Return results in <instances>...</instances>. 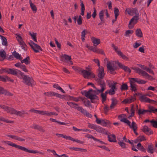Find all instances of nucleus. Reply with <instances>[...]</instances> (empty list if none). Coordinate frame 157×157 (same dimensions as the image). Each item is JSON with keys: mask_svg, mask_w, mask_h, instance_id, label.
Listing matches in <instances>:
<instances>
[{"mask_svg": "<svg viewBox=\"0 0 157 157\" xmlns=\"http://www.w3.org/2000/svg\"><path fill=\"white\" fill-rule=\"evenodd\" d=\"M129 82L130 84L131 90L132 91H136L137 90L136 85L135 83H133V82L132 81H129Z\"/></svg>", "mask_w": 157, "mask_h": 157, "instance_id": "obj_29", "label": "nucleus"}, {"mask_svg": "<svg viewBox=\"0 0 157 157\" xmlns=\"http://www.w3.org/2000/svg\"><path fill=\"white\" fill-rule=\"evenodd\" d=\"M0 107L5 110L7 112L9 113L10 112L9 107L5 105H0Z\"/></svg>", "mask_w": 157, "mask_h": 157, "instance_id": "obj_46", "label": "nucleus"}, {"mask_svg": "<svg viewBox=\"0 0 157 157\" xmlns=\"http://www.w3.org/2000/svg\"><path fill=\"white\" fill-rule=\"evenodd\" d=\"M114 13L115 17H116V18H117L118 16L119 15V10L117 8H114Z\"/></svg>", "mask_w": 157, "mask_h": 157, "instance_id": "obj_47", "label": "nucleus"}, {"mask_svg": "<svg viewBox=\"0 0 157 157\" xmlns=\"http://www.w3.org/2000/svg\"><path fill=\"white\" fill-rule=\"evenodd\" d=\"M81 12L80 14L82 15L83 16L84 15V11L85 10V6H84V5L83 3L82 2H81Z\"/></svg>", "mask_w": 157, "mask_h": 157, "instance_id": "obj_45", "label": "nucleus"}, {"mask_svg": "<svg viewBox=\"0 0 157 157\" xmlns=\"http://www.w3.org/2000/svg\"><path fill=\"white\" fill-rule=\"evenodd\" d=\"M94 130L99 133L108 135V131L99 126H98L96 125Z\"/></svg>", "mask_w": 157, "mask_h": 157, "instance_id": "obj_10", "label": "nucleus"}, {"mask_svg": "<svg viewBox=\"0 0 157 157\" xmlns=\"http://www.w3.org/2000/svg\"><path fill=\"white\" fill-rule=\"evenodd\" d=\"M110 124V122L109 120L102 119V121L101 124L103 126H106L107 125H109Z\"/></svg>", "mask_w": 157, "mask_h": 157, "instance_id": "obj_26", "label": "nucleus"}, {"mask_svg": "<svg viewBox=\"0 0 157 157\" xmlns=\"http://www.w3.org/2000/svg\"><path fill=\"white\" fill-rule=\"evenodd\" d=\"M12 55L15 58L17 59L21 60L22 59V58L21 57V55L17 52L15 51L12 53Z\"/></svg>", "mask_w": 157, "mask_h": 157, "instance_id": "obj_22", "label": "nucleus"}, {"mask_svg": "<svg viewBox=\"0 0 157 157\" xmlns=\"http://www.w3.org/2000/svg\"><path fill=\"white\" fill-rule=\"evenodd\" d=\"M83 103L86 106L88 107L90 105V101L89 100L86 101H84Z\"/></svg>", "mask_w": 157, "mask_h": 157, "instance_id": "obj_62", "label": "nucleus"}, {"mask_svg": "<svg viewBox=\"0 0 157 157\" xmlns=\"http://www.w3.org/2000/svg\"><path fill=\"white\" fill-rule=\"evenodd\" d=\"M130 122L129 121H127L126 124L129 126V127L132 129L133 130L136 129H137V124L134 121H132V124H130Z\"/></svg>", "mask_w": 157, "mask_h": 157, "instance_id": "obj_12", "label": "nucleus"}, {"mask_svg": "<svg viewBox=\"0 0 157 157\" xmlns=\"http://www.w3.org/2000/svg\"><path fill=\"white\" fill-rule=\"evenodd\" d=\"M67 97L69 99L71 100L72 99L74 101L76 102L79 101L80 99L79 98H75L72 96H68Z\"/></svg>", "mask_w": 157, "mask_h": 157, "instance_id": "obj_48", "label": "nucleus"}, {"mask_svg": "<svg viewBox=\"0 0 157 157\" xmlns=\"http://www.w3.org/2000/svg\"><path fill=\"white\" fill-rule=\"evenodd\" d=\"M29 44L31 46V48L36 53L39 52V51H38V50H36L35 48L33 45H34V44H35V43L33 42L32 40H30V42L29 43Z\"/></svg>", "mask_w": 157, "mask_h": 157, "instance_id": "obj_32", "label": "nucleus"}, {"mask_svg": "<svg viewBox=\"0 0 157 157\" xmlns=\"http://www.w3.org/2000/svg\"><path fill=\"white\" fill-rule=\"evenodd\" d=\"M143 76H146V78L149 80H153L154 79L153 77L148 74L146 71L144 72V73L143 75Z\"/></svg>", "mask_w": 157, "mask_h": 157, "instance_id": "obj_38", "label": "nucleus"}, {"mask_svg": "<svg viewBox=\"0 0 157 157\" xmlns=\"http://www.w3.org/2000/svg\"><path fill=\"white\" fill-rule=\"evenodd\" d=\"M107 68L108 70L111 73L115 70L114 68L111 65L110 63H109L107 64Z\"/></svg>", "mask_w": 157, "mask_h": 157, "instance_id": "obj_35", "label": "nucleus"}, {"mask_svg": "<svg viewBox=\"0 0 157 157\" xmlns=\"http://www.w3.org/2000/svg\"><path fill=\"white\" fill-rule=\"evenodd\" d=\"M6 53L4 50H0V61H3L6 58Z\"/></svg>", "mask_w": 157, "mask_h": 157, "instance_id": "obj_15", "label": "nucleus"}, {"mask_svg": "<svg viewBox=\"0 0 157 157\" xmlns=\"http://www.w3.org/2000/svg\"><path fill=\"white\" fill-rule=\"evenodd\" d=\"M149 109L147 110L148 112L155 113V108L153 106H150L148 107Z\"/></svg>", "mask_w": 157, "mask_h": 157, "instance_id": "obj_53", "label": "nucleus"}, {"mask_svg": "<svg viewBox=\"0 0 157 157\" xmlns=\"http://www.w3.org/2000/svg\"><path fill=\"white\" fill-rule=\"evenodd\" d=\"M147 150L148 152L152 154L154 152V145L152 144L148 145Z\"/></svg>", "mask_w": 157, "mask_h": 157, "instance_id": "obj_21", "label": "nucleus"}, {"mask_svg": "<svg viewBox=\"0 0 157 157\" xmlns=\"http://www.w3.org/2000/svg\"><path fill=\"white\" fill-rule=\"evenodd\" d=\"M126 116L124 114L120 115L118 116V118L121 122H124L126 124L127 121H129L125 117Z\"/></svg>", "mask_w": 157, "mask_h": 157, "instance_id": "obj_16", "label": "nucleus"}, {"mask_svg": "<svg viewBox=\"0 0 157 157\" xmlns=\"http://www.w3.org/2000/svg\"><path fill=\"white\" fill-rule=\"evenodd\" d=\"M117 63L119 67L125 71L128 72L129 73L131 72V70L128 67L124 66V64H122L119 61H117Z\"/></svg>", "mask_w": 157, "mask_h": 157, "instance_id": "obj_9", "label": "nucleus"}, {"mask_svg": "<svg viewBox=\"0 0 157 157\" xmlns=\"http://www.w3.org/2000/svg\"><path fill=\"white\" fill-rule=\"evenodd\" d=\"M146 95L150 96V95L148 94L143 95L140 96L139 99L141 102H148L150 103H152L153 102H156L155 101L150 99V98L146 97Z\"/></svg>", "mask_w": 157, "mask_h": 157, "instance_id": "obj_7", "label": "nucleus"}, {"mask_svg": "<svg viewBox=\"0 0 157 157\" xmlns=\"http://www.w3.org/2000/svg\"><path fill=\"white\" fill-rule=\"evenodd\" d=\"M91 39L92 42L94 44V45L95 46H97L100 43V41L99 39H97L94 37H92Z\"/></svg>", "mask_w": 157, "mask_h": 157, "instance_id": "obj_18", "label": "nucleus"}, {"mask_svg": "<svg viewBox=\"0 0 157 157\" xmlns=\"http://www.w3.org/2000/svg\"><path fill=\"white\" fill-rule=\"evenodd\" d=\"M92 51L94 52L101 54H104V52L102 50L98 49L96 47H94Z\"/></svg>", "mask_w": 157, "mask_h": 157, "instance_id": "obj_23", "label": "nucleus"}, {"mask_svg": "<svg viewBox=\"0 0 157 157\" xmlns=\"http://www.w3.org/2000/svg\"><path fill=\"white\" fill-rule=\"evenodd\" d=\"M10 93L8 91L4 89L3 87L0 86V94H4L5 95H9Z\"/></svg>", "mask_w": 157, "mask_h": 157, "instance_id": "obj_20", "label": "nucleus"}, {"mask_svg": "<svg viewBox=\"0 0 157 157\" xmlns=\"http://www.w3.org/2000/svg\"><path fill=\"white\" fill-rule=\"evenodd\" d=\"M29 34L32 37V39L35 42H37L36 35L37 33L33 32L32 33L29 32Z\"/></svg>", "mask_w": 157, "mask_h": 157, "instance_id": "obj_34", "label": "nucleus"}, {"mask_svg": "<svg viewBox=\"0 0 157 157\" xmlns=\"http://www.w3.org/2000/svg\"><path fill=\"white\" fill-rule=\"evenodd\" d=\"M142 131L146 134L147 135H150L153 134V131L151 130V129L148 128L146 126H144L143 128L142 129Z\"/></svg>", "mask_w": 157, "mask_h": 157, "instance_id": "obj_11", "label": "nucleus"}, {"mask_svg": "<svg viewBox=\"0 0 157 157\" xmlns=\"http://www.w3.org/2000/svg\"><path fill=\"white\" fill-rule=\"evenodd\" d=\"M23 71L27 72H28V70L26 68V66L25 65H22L20 68Z\"/></svg>", "mask_w": 157, "mask_h": 157, "instance_id": "obj_58", "label": "nucleus"}, {"mask_svg": "<svg viewBox=\"0 0 157 157\" xmlns=\"http://www.w3.org/2000/svg\"><path fill=\"white\" fill-rule=\"evenodd\" d=\"M145 69V70H146V71H147V72L150 73L152 74L153 75H154V73L153 71L151 70V69L147 67H146Z\"/></svg>", "mask_w": 157, "mask_h": 157, "instance_id": "obj_61", "label": "nucleus"}, {"mask_svg": "<svg viewBox=\"0 0 157 157\" xmlns=\"http://www.w3.org/2000/svg\"><path fill=\"white\" fill-rule=\"evenodd\" d=\"M2 40V44L5 46L8 45L7 39L6 37L1 35H0Z\"/></svg>", "mask_w": 157, "mask_h": 157, "instance_id": "obj_24", "label": "nucleus"}, {"mask_svg": "<svg viewBox=\"0 0 157 157\" xmlns=\"http://www.w3.org/2000/svg\"><path fill=\"white\" fill-rule=\"evenodd\" d=\"M29 3L31 9L33 11H34L35 13L36 12L37 9L35 5H34L33 3L31 0H29Z\"/></svg>", "mask_w": 157, "mask_h": 157, "instance_id": "obj_25", "label": "nucleus"}, {"mask_svg": "<svg viewBox=\"0 0 157 157\" xmlns=\"http://www.w3.org/2000/svg\"><path fill=\"white\" fill-rule=\"evenodd\" d=\"M112 103L110 106V108L111 109H113L114 107L118 103L117 100L115 98H113L111 99Z\"/></svg>", "mask_w": 157, "mask_h": 157, "instance_id": "obj_19", "label": "nucleus"}, {"mask_svg": "<svg viewBox=\"0 0 157 157\" xmlns=\"http://www.w3.org/2000/svg\"><path fill=\"white\" fill-rule=\"evenodd\" d=\"M56 93L52 91L45 92L44 93V94L48 97H52L55 96Z\"/></svg>", "mask_w": 157, "mask_h": 157, "instance_id": "obj_39", "label": "nucleus"}, {"mask_svg": "<svg viewBox=\"0 0 157 157\" xmlns=\"http://www.w3.org/2000/svg\"><path fill=\"white\" fill-rule=\"evenodd\" d=\"M98 73V78H96L95 79H100L102 80L105 75L104 67L102 66L99 67Z\"/></svg>", "mask_w": 157, "mask_h": 157, "instance_id": "obj_8", "label": "nucleus"}, {"mask_svg": "<svg viewBox=\"0 0 157 157\" xmlns=\"http://www.w3.org/2000/svg\"><path fill=\"white\" fill-rule=\"evenodd\" d=\"M9 77L7 75H4V76H0V81L5 82H6L7 80H9Z\"/></svg>", "mask_w": 157, "mask_h": 157, "instance_id": "obj_31", "label": "nucleus"}, {"mask_svg": "<svg viewBox=\"0 0 157 157\" xmlns=\"http://www.w3.org/2000/svg\"><path fill=\"white\" fill-rule=\"evenodd\" d=\"M19 44L21 45V47L22 49L25 51L27 50V46L24 41L21 42V43H19Z\"/></svg>", "mask_w": 157, "mask_h": 157, "instance_id": "obj_43", "label": "nucleus"}, {"mask_svg": "<svg viewBox=\"0 0 157 157\" xmlns=\"http://www.w3.org/2000/svg\"><path fill=\"white\" fill-rule=\"evenodd\" d=\"M108 140L110 142H116L117 140L116 138V136L114 134H112L110 135H109L108 134Z\"/></svg>", "mask_w": 157, "mask_h": 157, "instance_id": "obj_14", "label": "nucleus"}, {"mask_svg": "<svg viewBox=\"0 0 157 157\" xmlns=\"http://www.w3.org/2000/svg\"><path fill=\"white\" fill-rule=\"evenodd\" d=\"M96 125L94 124H92L90 123L88 124V127L90 128H91L93 129H95V127H96Z\"/></svg>", "mask_w": 157, "mask_h": 157, "instance_id": "obj_63", "label": "nucleus"}, {"mask_svg": "<svg viewBox=\"0 0 157 157\" xmlns=\"http://www.w3.org/2000/svg\"><path fill=\"white\" fill-rule=\"evenodd\" d=\"M61 57L65 59L66 60L65 62H67V61L71 60V56H69L66 54H64L63 56H62Z\"/></svg>", "mask_w": 157, "mask_h": 157, "instance_id": "obj_44", "label": "nucleus"}, {"mask_svg": "<svg viewBox=\"0 0 157 157\" xmlns=\"http://www.w3.org/2000/svg\"><path fill=\"white\" fill-rule=\"evenodd\" d=\"M82 17L81 15H79L78 18L77 20V24L78 25H81L82 24Z\"/></svg>", "mask_w": 157, "mask_h": 157, "instance_id": "obj_55", "label": "nucleus"}, {"mask_svg": "<svg viewBox=\"0 0 157 157\" xmlns=\"http://www.w3.org/2000/svg\"><path fill=\"white\" fill-rule=\"evenodd\" d=\"M53 87L54 88H56L57 89L60 90L63 93H65L64 90L60 86H59L57 84H54Z\"/></svg>", "mask_w": 157, "mask_h": 157, "instance_id": "obj_42", "label": "nucleus"}, {"mask_svg": "<svg viewBox=\"0 0 157 157\" xmlns=\"http://www.w3.org/2000/svg\"><path fill=\"white\" fill-rule=\"evenodd\" d=\"M148 112L147 110H141L140 109L138 111V114L139 115L144 114Z\"/></svg>", "mask_w": 157, "mask_h": 157, "instance_id": "obj_49", "label": "nucleus"}, {"mask_svg": "<svg viewBox=\"0 0 157 157\" xmlns=\"http://www.w3.org/2000/svg\"><path fill=\"white\" fill-rule=\"evenodd\" d=\"M18 72L15 69H10V74H12L14 75H17Z\"/></svg>", "mask_w": 157, "mask_h": 157, "instance_id": "obj_50", "label": "nucleus"}, {"mask_svg": "<svg viewBox=\"0 0 157 157\" xmlns=\"http://www.w3.org/2000/svg\"><path fill=\"white\" fill-rule=\"evenodd\" d=\"M69 149H73L75 151H79L81 152H85L87 151V150L85 149L77 147H69Z\"/></svg>", "mask_w": 157, "mask_h": 157, "instance_id": "obj_37", "label": "nucleus"}, {"mask_svg": "<svg viewBox=\"0 0 157 157\" xmlns=\"http://www.w3.org/2000/svg\"><path fill=\"white\" fill-rule=\"evenodd\" d=\"M30 59L29 56H27L23 60H21V63H25L26 65L29 64L30 63Z\"/></svg>", "mask_w": 157, "mask_h": 157, "instance_id": "obj_27", "label": "nucleus"}, {"mask_svg": "<svg viewBox=\"0 0 157 157\" xmlns=\"http://www.w3.org/2000/svg\"><path fill=\"white\" fill-rule=\"evenodd\" d=\"M98 85L99 86L101 89H98L96 88V91L98 93H102L106 88V85L105 81L100 79H95Z\"/></svg>", "mask_w": 157, "mask_h": 157, "instance_id": "obj_6", "label": "nucleus"}, {"mask_svg": "<svg viewBox=\"0 0 157 157\" xmlns=\"http://www.w3.org/2000/svg\"><path fill=\"white\" fill-rule=\"evenodd\" d=\"M136 34L139 37H142L143 36L142 33L140 29H138L136 30Z\"/></svg>", "mask_w": 157, "mask_h": 157, "instance_id": "obj_30", "label": "nucleus"}, {"mask_svg": "<svg viewBox=\"0 0 157 157\" xmlns=\"http://www.w3.org/2000/svg\"><path fill=\"white\" fill-rule=\"evenodd\" d=\"M118 143V144L122 148L126 149L127 148V144L123 141L119 140Z\"/></svg>", "mask_w": 157, "mask_h": 157, "instance_id": "obj_28", "label": "nucleus"}, {"mask_svg": "<svg viewBox=\"0 0 157 157\" xmlns=\"http://www.w3.org/2000/svg\"><path fill=\"white\" fill-rule=\"evenodd\" d=\"M10 146L15 147L16 148L22 150L24 151L30 153L35 154L38 153L41 154L43 155L44 153L40 151H38L36 150H29L24 147L17 145L12 142H10Z\"/></svg>", "mask_w": 157, "mask_h": 157, "instance_id": "obj_4", "label": "nucleus"}, {"mask_svg": "<svg viewBox=\"0 0 157 157\" xmlns=\"http://www.w3.org/2000/svg\"><path fill=\"white\" fill-rule=\"evenodd\" d=\"M82 95H84L87 98L90 99L92 103H94L93 100L96 99L99 100V97L96 95L98 94V93L97 91L94 90L92 89H89L88 91L85 90L82 92Z\"/></svg>", "mask_w": 157, "mask_h": 157, "instance_id": "obj_2", "label": "nucleus"}, {"mask_svg": "<svg viewBox=\"0 0 157 157\" xmlns=\"http://www.w3.org/2000/svg\"><path fill=\"white\" fill-rule=\"evenodd\" d=\"M98 147H99L100 148H102L103 149L105 150L108 151H110V150L107 147H106L105 146H98Z\"/></svg>", "mask_w": 157, "mask_h": 157, "instance_id": "obj_59", "label": "nucleus"}, {"mask_svg": "<svg viewBox=\"0 0 157 157\" xmlns=\"http://www.w3.org/2000/svg\"><path fill=\"white\" fill-rule=\"evenodd\" d=\"M94 9V12L92 14V16L94 18H95V17L97 15L96 13V9L95 7L93 8Z\"/></svg>", "mask_w": 157, "mask_h": 157, "instance_id": "obj_64", "label": "nucleus"}, {"mask_svg": "<svg viewBox=\"0 0 157 157\" xmlns=\"http://www.w3.org/2000/svg\"><path fill=\"white\" fill-rule=\"evenodd\" d=\"M136 100V98H135L134 97H133L132 96L129 98L125 99L122 101V102L125 103H130Z\"/></svg>", "mask_w": 157, "mask_h": 157, "instance_id": "obj_13", "label": "nucleus"}, {"mask_svg": "<svg viewBox=\"0 0 157 157\" xmlns=\"http://www.w3.org/2000/svg\"><path fill=\"white\" fill-rule=\"evenodd\" d=\"M67 103L71 107H72L73 108H76V106L78 105L77 104L74 102H67Z\"/></svg>", "mask_w": 157, "mask_h": 157, "instance_id": "obj_41", "label": "nucleus"}, {"mask_svg": "<svg viewBox=\"0 0 157 157\" xmlns=\"http://www.w3.org/2000/svg\"><path fill=\"white\" fill-rule=\"evenodd\" d=\"M101 96L102 98V101L103 103L104 101H105L106 99L107 96L104 94L103 92L101 93Z\"/></svg>", "mask_w": 157, "mask_h": 157, "instance_id": "obj_52", "label": "nucleus"}, {"mask_svg": "<svg viewBox=\"0 0 157 157\" xmlns=\"http://www.w3.org/2000/svg\"><path fill=\"white\" fill-rule=\"evenodd\" d=\"M125 11L127 12L128 14L130 15L133 16L135 14L131 20L128 24V28L130 29H132L136 24L139 19V13L137 9L136 8H127L126 9Z\"/></svg>", "mask_w": 157, "mask_h": 157, "instance_id": "obj_1", "label": "nucleus"}, {"mask_svg": "<svg viewBox=\"0 0 157 157\" xmlns=\"http://www.w3.org/2000/svg\"><path fill=\"white\" fill-rule=\"evenodd\" d=\"M132 69L134 70L136 73L142 76H143L144 72L145 71L137 67H133L132 68Z\"/></svg>", "mask_w": 157, "mask_h": 157, "instance_id": "obj_17", "label": "nucleus"}, {"mask_svg": "<svg viewBox=\"0 0 157 157\" xmlns=\"http://www.w3.org/2000/svg\"><path fill=\"white\" fill-rule=\"evenodd\" d=\"M16 37L17 41H18L19 44L21 43V42L23 41L22 37L18 34H16Z\"/></svg>", "mask_w": 157, "mask_h": 157, "instance_id": "obj_40", "label": "nucleus"}, {"mask_svg": "<svg viewBox=\"0 0 157 157\" xmlns=\"http://www.w3.org/2000/svg\"><path fill=\"white\" fill-rule=\"evenodd\" d=\"M128 86L126 83H122L121 89V90H126L128 89Z\"/></svg>", "mask_w": 157, "mask_h": 157, "instance_id": "obj_36", "label": "nucleus"}, {"mask_svg": "<svg viewBox=\"0 0 157 157\" xmlns=\"http://www.w3.org/2000/svg\"><path fill=\"white\" fill-rule=\"evenodd\" d=\"M34 47L35 48L36 50H38V51L39 50L40 51H42V49L41 48V47L39 46L38 45L35 43V44H34Z\"/></svg>", "mask_w": 157, "mask_h": 157, "instance_id": "obj_57", "label": "nucleus"}, {"mask_svg": "<svg viewBox=\"0 0 157 157\" xmlns=\"http://www.w3.org/2000/svg\"><path fill=\"white\" fill-rule=\"evenodd\" d=\"M3 73H5L10 74V68H2Z\"/></svg>", "mask_w": 157, "mask_h": 157, "instance_id": "obj_51", "label": "nucleus"}, {"mask_svg": "<svg viewBox=\"0 0 157 157\" xmlns=\"http://www.w3.org/2000/svg\"><path fill=\"white\" fill-rule=\"evenodd\" d=\"M10 138L21 141H24L25 140V139L18 137L15 135H10Z\"/></svg>", "mask_w": 157, "mask_h": 157, "instance_id": "obj_33", "label": "nucleus"}, {"mask_svg": "<svg viewBox=\"0 0 157 157\" xmlns=\"http://www.w3.org/2000/svg\"><path fill=\"white\" fill-rule=\"evenodd\" d=\"M48 112L46 111H39V114H41L42 115H46L48 116Z\"/></svg>", "mask_w": 157, "mask_h": 157, "instance_id": "obj_54", "label": "nucleus"}, {"mask_svg": "<svg viewBox=\"0 0 157 157\" xmlns=\"http://www.w3.org/2000/svg\"><path fill=\"white\" fill-rule=\"evenodd\" d=\"M18 73L21 77L20 78L22 79V82L25 84L32 87L34 85V81L32 77L25 75L23 72L20 71H18Z\"/></svg>", "mask_w": 157, "mask_h": 157, "instance_id": "obj_3", "label": "nucleus"}, {"mask_svg": "<svg viewBox=\"0 0 157 157\" xmlns=\"http://www.w3.org/2000/svg\"><path fill=\"white\" fill-rule=\"evenodd\" d=\"M86 69L88 70V71L86 70H82L81 71V73L82 74L83 76L85 78H95V75L91 71L89 70L88 67H86Z\"/></svg>", "mask_w": 157, "mask_h": 157, "instance_id": "obj_5", "label": "nucleus"}, {"mask_svg": "<svg viewBox=\"0 0 157 157\" xmlns=\"http://www.w3.org/2000/svg\"><path fill=\"white\" fill-rule=\"evenodd\" d=\"M24 113H25L26 114H28L27 113H25L24 111H22V112L17 111V113H16V115H17L18 116H19L20 117H21Z\"/></svg>", "mask_w": 157, "mask_h": 157, "instance_id": "obj_56", "label": "nucleus"}, {"mask_svg": "<svg viewBox=\"0 0 157 157\" xmlns=\"http://www.w3.org/2000/svg\"><path fill=\"white\" fill-rule=\"evenodd\" d=\"M72 68L75 71H77L78 72L80 73L81 72V71H82V69L77 67H75V66H73L72 67Z\"/></svg>", "mask_w": 157, "mask_h": 157, "instance_id": "obj_60", "label": "nucleus"}]
</instances>
